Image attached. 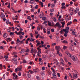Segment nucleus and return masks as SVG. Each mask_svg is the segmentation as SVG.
<instances>
[{"label": "nucleus", "instance_id": "obj_46", "mask_svg": "<svg viewBox=\"0 0 80 80\" xmlns=\"http://www.w3.org/2000/svg\"><path fill=\"white\" fill-rule=\"evenodd\" d=\"M18 71V68H16L15 69V72H17Z\"/></svg>", "mask_w": 80, "mask_h": 80}, {"label": "nucleus", "instance_id": "obj_53", "mask_svg": "<svg viewBox=\"0 0 80 80\" xmlns=\"http://www.w3.org/2000/svg\"><path fill=\"white\" fill-rule=\"evenodd\" d=\"M65 5V3L64 2H63L62 3V6H64Z\"/></svg>", "mask_w": 80, "mask_h": 80}, {"label": "nucleus", "instance_id": "obj_9", "mask_svg": "<svg viewBox=\"0 0 80 80\" xmlns=\"http://www.w3.org/2000/svg\"><path fill=\"white\" fill-rule=\"evenodd\" d=\"M0 17L1 18H5V15H4L3 13H2L0 15Z\"/></svg>", "mask_w": 80, "mask_h": 80}, {"label": "nucleus", "instance_id": "obj_47", "mask_svg": "<svg viewBox=\"0 0 80 80\" xmlns=\"http://www.w3.org/2000/svg\"><path fill=\"white\" fill-rule=\"evenodd\" d=\"M57 75L59 77H60V73H57Z\"/></svg>", "mask_w": 80, "mask_h": 80}, {"label": "nucleus", "instance_id": "obj_14", "mask_svg": "<svg viewBox=\"0 0 80 80\" xmlns=\"http://www.w3.org/2000/svg\"><path fill=\"white\" fill-rule=\"evenodd\" d=\"M25 49H22L21 51V53H23L25 52Z\"/></svg>", "mask_w": 80, "mask_h": 80}, {"label": "nucleus", "instance_id": "obj_36", "mask_svg": "<svg viewBox=\"0 0 80 80\" xmlns=\"http://www.w3.org/2000/svg\"><path fill=\"white\" fill-rule=\"evenodd\" d=\"M41 7H43V2H41Z\"/></svg>", "mask_w": 80, "mask_h": 80}, {"label": "nucleus", "instance_id": "obj_58", "mask_svg": "<svg viewBox=\"0 0 80 80\" xmlns=\"http://www.w3.org/2000/svg\"><path fill=\"white\" fill-rule=\"evenodd\" d=\"M45 67H43L42 68V70H45Z\"/></svg>", "mask_w": 80, "mask_h": 80}, {"label": "nucleus", "instance_id": "obj_35", "mask_svg": "<svg viewBox=\"0 0 80 80\" xmlns=\"http://www.w3.org/2000/svg\"><path fill=\"white\" fill-rule=\"evenodd\" d=\"M60 25V24H59V23L58 22H57L56 23V26L57 27H58Z\"/></svg>", "mask_w": 80, "mask_h": 80}, {"label": "nucleus", "instance_id": "obj_21", "mask_svg": "<svg viewBox=\"0 0 80 80\" xmlns=\"http://www.w3.org/2000/svg\"><path fill=\"white\" fill-rule=\"evenodd\" d=\"M33 1H34L33 0H31L30 2H29V3H31L32 4V3H33Z\"/></svg>", "mask_w": 80, "mask_h": 80}, {"label": "nucleus", "instance_id": "obj_45", "mask_svg": "<svg viewBox=\"0 0 80 80\" xmlns=\"http://www.w3.org/2000/svg\"><path fill=\"white\" fill-rule=\"evenodd\" d=\"M38 5H36L35 7V9H36V10H37V9L38 8Z\"/></svg>", "mask_w": 80, "mask_h": 80}, {"label": "nucleus", "instance_id": "obj_63", "mask_svg": "<svg viewBox=\"0 0 80 80\" xmlns=\"http://www.w3.org/2000/svg\"><path fill=\"white\" fill-rule=\"evenodd\" d=\"M51 32H54V29H52L51 30Z\"/></svg>", "mask_w": 80, "mask_h": 80}, {"label": "nucleus", "instance_id": "obj_8", "mask_svg": "<svg viewBox=\"0 0 80 80\" xmlns=\"http://www.w3.org/2000/svg\"><path fill=\"white\" fill-rule=\"evenodd\" d=\"M53 77L54 78H57V74L55 73V72H54L53 73Z\"/></svg>", "mask_w": 80, "mask_h": 80}, {"label": "nucleus", "instance_id": "obj_28", "mask_svg": "<svg viewBox=\"0 0 80 80\" xmlns=\"http://www.w3.org/2000/svg\"><path fill=\"white\" fill-rule=\"evenodd\" d=\"M22 32V31H20L18 33V35H21L20 34V33H21Z\"/></svg>", "mask_w": 80, "mask_h": 80}, {"label": "nucleus", "instance_id": "obj_15", "mask_svg": "<svg viewBox=\"0 0 80 80\" xmlns=\"http://www.w3.org/2000/svg\"><path fill=\"white\" fill-rule=\"evenodd\" d=\"M62 43H68V42H67V41L64 40L62 42Z\"/></svg>", "mask_w": 80, "mask_h": 80}, {"label": "nucleus", "instance_id": "obj_27", "mask_svg": "<svg viewBox=\"0 0 80 80\" xmlns=\"http://www.w3.org/2000/svg\"><path fill=\"white\" fill-rule=\"evenodd\" d=\"M69 12L71 13H72L73 12V9H71L69 10Z\"/></svg>", "mask_w": 80, "mask_h": 80}, {"label": "nucleus", "instance_id": "obj_4", "mask_svg": "<svg viewBox=\"0 0 80 80\" xmlns=\"http://www.w3.org/2000/svg\"><path fill=\"white\" fill-rule=\"evenodd\" d=\"M61 23H62V25L61 26V27H62V28H63V27H64V26H65V22L64 21L62 22H61Z\"/></svg>", "mask_w": 80, "mask_h": 80}, {"label": "nucleus", "instance_id": "obj_59", "mask_svg": "<svg viewBox=\"0 0 80 80\" xmlns=\"http://www.w3.org/2000/svg\"><path fill=\"white\" fill-rule=\"evenodd\" d=\"M34 72H38V71H37V69H34Z\"/></svg>", "mask_w": 80, "mask_h": 80}, {"label": "nucleus", "instance_id": "obj_56", "mask_svg": "<svg viewBox=\"0 0 80 80\" xmlns=\"http://www.w3.org/2000/svg\"><path fill=\"white\" fill-rule=\"evenodd\" d=\"M55 4L52 5L51 6L52 8H53V7H54V6H55Z\"/></svg>", "mask_w": 80, "mask_h": 80}, {"label": "nucleus", "instance_id": "obj_43", "mask_svg": "<svg viewBox=\"0 0 80 80\" xmlns=\"http://www.w3.org/2000/svg\"><path fill=\"white\" fill-rule=\"evenodd\" d=\"M15 79H18V76L17 75H16L15 76Z\"/></svg>", "mask_w": 80, "mask_h": 80}, {"label": "nucleus", "instance_id": "obj_12", "mask_svg": "<svg viewBox=\"0 0 80 80\" xmlns=\"http://www.w3.org/2000/svg\"><path fill=\"white\" fill-rule=\"evenodd\" d=\"M3 37L7 38V34L6 33H4V34L3 35Z\"/></svg>", "mask_w": 80, "mask_h": 80}, {"label": "nucleus", "instance_id": "obj_33", "mask_svg": "<svg viewBox=\"0 0 80 80\" xmlns=\"http://www.w3.org/2000/svg\"><path fill=\"white\" fill-rule=\"evenodd\" d=\"M23 63H27V61L25 60H23Z\"/></svg>", "mask_w": 80, "mask_h": 80}, {"label": "nucleus", "instance_id": "obj_7", "mask_svg": "<svg viewBox=\"0 0 80 80\" xmlns=\"http://www.w3.org/2000/svg\"><path fill=\"white\" fill-rule=\"evenodd\" d=\"M22 66H19L18 67V71H20L21 70H22Z\"/></svg>", "mask_w": 80, "mask_h": 80}, {"label": "nucleus", "instance_id": "obj_40", "mask_svg": "<svg viewBox=\"0 0 80 80\" xmlns=\"http://www.w3.org/2000/svg\"><path fill=\"white\" fill-rule=\"evenodd\" d=\"M42 20H46L47 19V18H45V17H42Z\"/></svg>", "mask_w": 80, "mask_h": 80}, {"label": "nucleus", "instance_id": "obj_50", "mask_svg": "<svg viewBox=\"0 0 80 80\" xmlns=\"http://www.w3.org/2000/svg\"><path fill=\"white\" fill-rule=\"evenodd\" d=\"M54 11V9H53L50 10V12H53Z\"/></svg>", "mask_w": 80, "mask_h": 80}, {"label": "nucleus", "instance_id": "obj_39", "mask_svg": "<svg viewBox=\"0 0 80 80\" xmlns=\"http://www.w3.org/2000/svg\"><path fill=\"white\" fill-rule=\"evenodd\" d=\"M41 74L42 76H43V75H45V72H42V73Z\"/></svg>", "mask_w": 80, "mask_h": 80}, {"label": "nucleus", "instance_id": "obj_29", "mask_svg": "<svg viewBox=\"0 0 80 80\" xmlns=\"http://www.w3.org/2000/svg\"><path fill=\"white\" fill-rule=\"evenodd\" d=\"M67 48V47L65 46H63V49H64V50H65V49H66V48Z\"/></svg>", "mask_w": 80, "mask_h": 80}, {"label": "nucleus", "instance_id": "obj_5", "mask_svg": "<svg viewBox=\"0 0 80 80\" xmlns=\"http://www.w3.org/2000/svg\"><path fill=\"white\" fill-rule=\"evenodd\" d=\"M61 61L62 65H63V66H64V65H65V64H64V61H63V60L62 59H61Z\"/></svg>", "mask_w": 80, "mask_h": 80}, {"label": "nucleus", "instance_id": "obj_2", "mask_svg": "<svg viewBox=\"0 0 80 80\" xmlns=\"http://www.w3.org/2000/svg\"><path fill=\"white\" fill-rule=\"evenodd\" d=\"M12 61L14 63H15V64H17V59H16V58L13 59H12Z\"/></svg>", "mask_w": 80, "mask_h": 80}, {"label": "nucleus", "instance_id": "obj_31", "mask_svg": "<svg viewBox=\"0 0 80 80\" xmlns=\"http://www.w3.org/2000/svg\"><path fill=\"white\" fill-rule=\"evenodd\" d=\"M43 58H47V56L46 55H42Z\"/></svg>", "mask_w": 80, "mask_h": 80}, {"label": "nucleus", "instance_id": "obj_62", "mask_svg": "<svg viewBox=\"0 0 80 80\" xmlns=\"http://www.w3.org/2000/svg\"><path fill=\"white\" fill-rule=\"evenodd\" d=\"M77 22V20L74 19V20H73V22Z\"/></svg>", "mask_w": 80, "mask_h": 80}, {"label": "nucleus", "instance_id": "obj_30", "mask_svg": "<svg viewBox=\"0 0 80 80\" xmlns=\"http://www.w3.org/2000/svg\"><path fill=\"white\" fill-rule=\"evenodd\" d=\"M14 33H15V32L13 33L12 32H11L10 34V35H14Z\"/></svg>", "mask_w": 80, "mask_h": 80}, {"label": "nucleus", "instance_id": "obj_26", "mask_svg": "<svg viewBox=\"0 0 80 80\" xmlns=\"http://www.w3.org/2000/svg\"><path fill=\"white\" fill-rule=\"evenodd\" d=\"M52 19L54 21H56L57 20V18H56L54 17L52 18Z\"/></svg>", "mask_w": 80, "mask_h": 80}, {"label": "nucleus", "instance_id": "obj_3", "mask_svg": "<svg viewBox=\"0 0 80 80\" xmlns=\"http://www.w3.org/2000/svg\"><path fill=\"white\" fill-rule=\"evenodd\" d=\"M60 47L58 46H56L55 47L56 50H57V51H59V50H60Z\"/></svg>", "mask_w": 80, "mask_h": 80}, {"label": "nucleus", "instance_id": "obj_10", "mask_svg": "<svg viewBox=\"0 0 80 80\" xmlns=\"http://www.w3.org/2000/svg\"><path fill=\"white\" fill-rule=\"evenodd\" d=\"M78 76V74L77 73L74 74L73 77V78H74L75 77L76 78H77V77H78L77 76Z\"/></svg>", "mask_w": 80, "mask_h": 80}, {"label": "nucleus", "instance_id": "obj_42", "mask_svg": "<svg viewBox=\"0 0 80 80\" xmlns=\"http://www.w3.org/2000/svg\"><path fill=\"white\" fill-rule=\"evenodd\" d=\"M8 56H4V58H6V59H7V58H8Z\"/></svg>", "mask_w": 80, "mask_h": 80}, {"label": "nucleus", "instance_id": "obj_44", "mask_svg": "<svg viewBox=\"0 0 80 80\" xmlns=\"http://www.w3.org/2000/svg\"><path fill=\"white\" fill-rule=\"evenodd\" d=\"M47 33H48V35H50V32L49 31H48L47 32Z\"/></svg>", "mask_w": 80, "mask_h": 80}, {"label": "nucleus", "instance_id": "obj_52", "mask_svg": "<svg viewBox=\"0 0 80 80\" xmlns=\"http://www.w3.org/2000/svg\"><path fill=\"white\" fill-rule=\"evenodd\" d=\"M72 35H75V32L72 31Z\"/></svg>", "mask_w": 80, "mask_h": 80}, {"label": "nucleus", "instance_id": "obj_16", "mask_svg": "<svg viewBox=\"0 0 80 80\" xmlns=\"http://www.w3.org/2000/svg\"><path fill=\"white\" fill-rule=\"evenodd\" d=\"M79 10H80L79 8H76V10H75V12H78V11H79Z\"/></svg>", "mask_w": 80, "mask_h": 80}, {"label": "nucleus", "instance_id": "obj_57", "mask_svg": "<svg viewBox=\"0 0 80 80\" xmlns=\"http://www.w3.org/2000/svg\"><path fill=\"white\" fill-rule=\"evenodd\" d=\"M24 3H28V0H25L24 1Z\"/></svg>", "mask_w": 80, "mask_h": 80}, {"label": "nucleus", "instance_id": "obj_38", "mask_svg": "<svg viewBox=\"0 0 80 80\" xmlns=\"http://www.w3.org/2000/svg\"><path fill=\"white\" fill-rule=\"evenodd\" d=\"M33 52L34 53V51H33V49L32 48L31 50V52Z\"/></svg>", "mask_w": 80, "mask_h": 80}, {"label": "nucleus", "instance_id": "obj_24", "mask_svg": "<svg viewBox=\"0 0 80 80\" xmlns=\"http://www.w3.org/2000/svg\"><path fill=\"white\" fill-rule=\"evenodd\" d=\"M73 57L72 58V60H73V61H75V58L74 57V56H72V57Z\"/></svg>", "mask_w": 80, "mask_h": 80}, {"label": "nucleus", "instance_id": "obj_37", "mask_svg": "<svg viewBox=\"0 0 80 80\" xmlns=\"http://www.w3.org/2000/svg\"><path fill=\"white\" fill-rule=\"evenodd\" d=\"M16 75V74H15V73H13L12 74V76H13V77H15Z\"/></svg>", "mask_w": 80, "mask_h": 80}, {"label": "nucleus", "instance_id": "obj_25", "mask_svg": "<svg viewBox=\"0 0 80 80\" xmlns=\"http://www.w3.org/2000/svg\"><path fill=\"white\" fill-rule=\"evenodd\" d=\"M40 44H41V43H40L39 42H38L37 44V46H38L40 45Z\"/></svg>", "mask_w": 80, "mask_h": 80}, {"label": "nucleus", "instance_id": "obj_60", "mask_svg": "<svg viewBox=\"0 0 80 80\" xmlns=\"http://www.w3.org/2000/svg\"><path fill=\"white\" fill-rule=\"evenodd\" d=\"M29 52V50L28 49H27L26 51H25V52H26L27 53V52Z\"/></svg>", "mask_w": 80, "mask_h": 80}, {"label": "nucleus", "instance_id": "obj_1", "mask_svg": "<svg viewBox=\"0 0 80 80\" xmlns=\"http://www.w3.org/2000/svg\"><path fill=\"white\" fill-rule=\"evenodd\" d=\"M68 30H69V27H67L66 28V29H63V31L65 33L64 35V37H67L68 36L67 33H68V32H69Z\"/></svg>", "mask_w": 80, "mask_h": 80}, {"label": "nucleus", "instance_id": "obj_6", "mask_svg": "<svg viewBox=\"0 0 80 80\" xmlns=\"http://www.w3.org/2000/svg\"><path fill=\"white\" fill-rule=\"evenodd\" d=\"M59 51H58L57 52V54H58V55L60 57H62V55L59 52Z\"/></svg>", "mask_w": 80, "mask_h": 80}, {"label": "nucleus", "instance_id": "obj_20", "mask_svg": "<svg viewBox=\"0 0 80 80\" xmlns=\"http://www.w3.org/2000/svg\"><path fill=\"white\" fill-rule=\"evenodd\" d=\"M28 77L29 78H31V75H30V74H28Z\"/></svg>", "mask_w": 80, "mask_h": 80}, {"label": "nucleus", "instance_id": "obj_32", "mask_svg": "<svg viewBox=\"0 0 80 80\" xmlns=\"http://www.w3.org/2000/svg\"><path fill=\"white\" fill-rule=\"evenodd\" d=\"M30 16H29L28 17L27 19H28L29 20H30L31 21V20H32V19L31 18H30Z\"/></svg>", "mask_w": 80, "mask_h": 80}, {"label": "nucleus", "instance_id": "obj_54", "mask_svg": "<svg viewBox=\"0 0 80 80\" xmlns=\"http://www.w3.org/2000/svg\"><path fill=\"white\" fill-rule=\"evenodd\" d=\"M64 60L65 61V62H68V61L67 60V59L66 58H64Z\"/></svg>", "mask_w": 80, "mask_h": 80}, {"label": "nucleus", "instance_id": "obj_11", "mask_svg": "<svg viewBox=\"0 0 80 80\" xmlns=\"http://www.w3.org/2000/svg\"><path fill=\"white\" fill-rule=\"evenodd\" d=\"M69 49L70 50L72 51V52H73V51H74V49L72 48V46H71L70 47H69Z\"/></svg>", "mask_w": 80, "mask_h": 80}, {"label": "nucleus", "instance_id": "obj_49", "mask_svg": "<svg viewBox=\"0 0 80 80\" xmlns=\"http://www.w3.org/2000/svg\"><path fill=\"white\" fill-rule=\"evenodd\" d=\"M18 73V75H19V76H21V73H20V72H19Z\"/></svg>", "mask_w": 80, "mask_h": 80}, {"label": "nucleus", "instance_id": "obj_41", "mask_svg": "<svg viewBox=\"0 0 80 80\" xmlns=\"http://www.w3.org/2000/svg\"><path fill=\"white\" fill-rule=\"evenodd\" d=\"M19 37H20V39H21V40H22V39L23 38V36L21 35V36H19Z\"/></svg>", "mask_w": 80, "mask_h": 80}, {"label": "nucleus", "instance_id": "obj_34", "mask_svg": "<svg viewBox=\"0 0 80 80\" xmlns=\"http://www.w3.org/2000/svg\"><path fill=\"white\" fill-rule=\"evenodd\" d=\"M23 43H24V42H23V41H20V44H22Z\"/></svg>", "mask_w": 80, "mask_h": 80}, {"label": "nucleus", "instance_id": "obj_51", "mask_svg": "<svg viewBox=\"0 0 80 80\" xmlns=\"http://www.w3.org/2000/svg\"><path fill=\"white\" fill-rule=\"evenodd\" d=\"M9 23V20H8L7 21H6V23H7V24H8Z\"/></svg>", "mask_w": 80, "mask_h": 80}, {"label": "nucleus", "instance_id": "obj_22", "mask_svg": "<svg viewBox=\"0 0 80 80\" xmlns=\"http://www.w3.org/2000/svg\"><path fill=\"white\" fill-rule=\"evenodd\" d=\"M72 22H70L69 23V22H68V23L67 26H68V25H71V24H72Z\"/></svg>", "mask_w": 80, "mask_h": 80}, {"label": "nucleus", "instance_id": "obj_64", "mask_svg": "<svg viewBox=\"0 0 80 80\" xmlns=\"http://www.w3.org/2000/svg\"><path fill=\"white\" fill-rule=\"evenodd\" d=\"M31 12H34V10L32 9H31Z\"/></svg>", "mask_w": 80, "mask_h": 80}, {"label": "nucleus", "instance_id": "obj_17", "mask_svg": "<svg viewBox=\"0 0 80 80\" xmlns=\"http://www.w3.org/2000/svg\"><path fill=\"white\" fill-rule=\"evenodd\" d=\"M36 79L37 80H40V77L38 76H37L36 77Z\"/></svg>", "mask_w": 80, "mask_h": 80}, {"label": "nucleus", "instance_id": "obj_13", "mask_svg": "<svg viewBox=\"0 0 80 80\" xmlns=\"http://www.w3.org/2000/svg\"><path fill=\"white\" fill-rule=\"evenodd\" d=\"M67 55H68V57H72V55H71V54L69 53H68L67 54Z\"/></svg>", "mask_w": 80, "mask_h": 80}, {"label": "nucleus", "instance_id": "obj_48", "mask_svg": "<svg viewBox=\"0 0 80 80\" xmlns=\"http://www.w3.org/2000/svg\"><path fill=\"white\" fill-rule=\"evenodd\" d=\"M39 36H40V34H38L37 36L36 37V38H38V37H39Z\"/></svg>", "mask_w": 80, "mask_h": 80}, {"label": "nucleus", "instance_id": "obj_19", "mask_svg": "<svg viewBox=\"0 0 80 80\" xmlns=\"http://www.w3.org/2000/svg\"><path fill=\"white\" fill-rule=\"evenodd\" d=\"M20 40H19V39H17V42H18L17 43V45H18V43H20Z\"/></svg>", "mask_w": 80, "mask_h": 80}, {"label": "nucleus", "instance_id": "obj_55", "mask_svg": "<svg viewBox=\"0 0 80 80\" xmlns=\"http://www.w3.org/2000/svg\"><path fill=\"white\" fill-rule=\"evenodd\" d=\"M66 7L65 6H62L61 7V8L62 9H63V8H64V9H65V8Z\"/></svg>", "mask_w": 80, "mask_h": 80}, {"label": "nucleus", "instance_id": "obj_61", "mask_svg": "<svg viewBox=\"0 0 80 80\" xmlns=\"http://www.w3.org/2000/svg\"><path fill=\"white\" fill-rule=\"evenodd\" d=\"M37 34H38V32L37 31H35V35H37Z\"/></svg>", "mask_w": 80, "mask_h": 80}, {"label": "nucleus", "instance_id": "obj_23", "mask_svg": "<svg viewBox=\"0 0 80 80\" xmlns=\"http://www.w3.org/2000/svg\"><path fill=\"white\" fill-rule=\"evenodd\" d=\"M39 63L41 65H43V62H42V61H39Z\"/></svg>", "mask_w": 80, "mask_h": 80}, {"label": "nucleus", "instance_id": "obj_18", "mask_svg": "<svg viewBox=\"0 0 80 80\" xmlns=\"http://www.w3.org/2000/svg\"><path fill=\"white\" fill-rule=\"evenodd\" d=\"M41 49H40L39 51H38V54H40V53H41Z\"/></svg>", "mask_w": 80, "mask_h": 80}]
</instances>
